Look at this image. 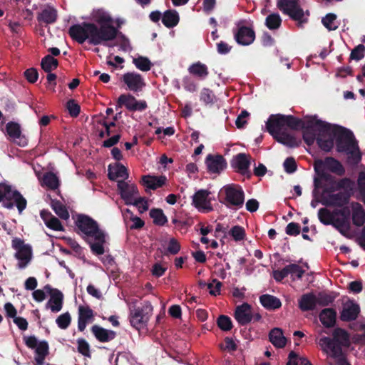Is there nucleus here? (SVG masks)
Returning a JSON list of instances; mask_svg holds the SVG:
<instances>
[{
    "label": "nucleus",
    "mask_w": 365,
    "mask_h": 365,
    "mask_svg": "<svg viewBox=\"0 0 365 365\" xmlns=\"http://www.w3.org/2000/svg\"><path fill=\"white\" fill-rule=\"evenodd\" d=\"M94 23L82 22L72 25L68 29L71 38L80 44L88 41V43L94 46L106 45V42L113 41L119 31L113 25L112 17L102 10H98L93 14Z\"/></svg>",
    "instance_id": "obj_1"
},
{
    "label": "nucleus",
    "mask_w": 365,
    "mask_h": 365,
    "mask_svg": "<svg viewBox=\"0 0 365 365\" xmlns=\"http://www.w3.org/2000/svg\"><path fill=\"white\" fill-rule=\"evenodd\" d=\"M76 225L83 239L90 245L93 253L101 255L105 252L106 235L96 220L88 215H79Z\"/></svg>",
    "instance_id": "obj_2"
},
{
    "label": "nucleus",
    "mask_w": 365,
    "mask_h": 365,
    "mask_svg": "<svg viewBox=\"0 0 365 365\" xmlns=\"http://www.w3.org/2000/svg\"><path fill=\"white\" fill-rule=\"evenodd\" d=\"M285 127L292 130L302 129V138L307 145H312L315 142L317 132H328L330 130L331 124L316 117H311L302 120L294 115H284Z\"/></svg>",
    "instance_id": "obj_3"
},
{
    "label": "nucleus",
    "mask_w": 365,
    "mask_h": 365,
    "mask_svg": "<svg viewBox=\"0 0 365 365\" xmlns=\"http://www.w3.org/2000/svg\"><path fill=\"white\" fill-rule=\"evenodd\" d=\"M332 336L322 337L319 344L324 351L329 353L331 357L338 359L342 356V347L349 345V334L345 329L338 327L333 331Z\"/></svg>",
    "instance_id": "obj_4"
},
{
    "label": "nucleus",
    "mask_w": 365,
    "mask_h": 365,
    "mask_svg": "<svg viewBox=\"0 0 365 365\" xmlns=\"http://www.w3.org/2000/svg\"><path fill=\"white\" fill-rule=\"evenodd\" d=\"M219 201L227 208L238 210L245 202V192L237 184H228L221 188L219 192Z\"/></svg>",
    "instance_id": "obj_5"
},
{
    "label": "nucleus",
    "mask_w": 365,
    "mask_h": 365,
    "mask_svg": "<svg viewBox=\"0 0 365 365\" xmlns=\"http://www.w3.org/2000/svg\"><path fill=\"white\" fill-rule=\"evenodd\" d=\"M0 202L8 210L16 206L21 214L27 206L26 199L17 190L12 189L11 185L6 182H0Z\"/></svg>",
    "instance_id": "obj_6"
},
{
    "label": "nucleus",
    "mask_w": 365,
    "mask_h": 365,
    "mask_svg": "<svg viewBox=\"0 0 365 365\" xmlns=\"http://www.w3.org/2000/svg\"><path fill=\"white\" fill-rule=\"evenodd\" d=\"M118 190L127 205L138 207L140 212L148 210V201L144 197L138 196L139 192L135 184H129L124 180L118 181Z\"/></svg>",
    "instance_id": "obj_7"
},
{
    "label": "nucleus",
    "mask_w": 365,
    "mask_h": 365,
    "mask_svg": "<svg viewBox=\"0 0 365 365\" xmlns=\"http://www.w3.org/2000/svg\"><path fill=\"white\" fill-rule=\"evenodd\" d=\"M325 133H331L336 138V150L339 153H345L354 145L356 147L358 142L355 139L353 132L344 127L331 125L330 130Z\"/></svg>",
    "instance_id": "obj_8"
},
{
    "label": "nucleus",
    "mask_w": 365,
    "mask_h": 365,
    "mask_svg": "<svg viewBox=\"0 0 365 365\" xmlns=\"http://www.w3.org/2000/svg\"><path fill=\"white\" fill-rule=\"evenodd\" d=\"M277 6L284 14L297 21L299 26L308 21L304 18L305 12L299 4V0H277Z\"/></svg>",
    "instance_id": "obj_9"
},
{
    "label": "nucleus",
    "mask_w": 365,
    "mask_h": 365,
    "mask_svg": "<svg viewBox=\"0 0 365 365\" xmlns=\"http://www.w3.org/2000/svg\"><path fill=\"white\" fill-rule=\"evenodd\" d=\"M153 311L152 305L145 302L143 307H137L130 313V322L136 329L143 328L148 322L151 312Z\"/></svg>",
    "instance_id": "obj_10"
},
{
    "label": "nucleus",
    "mask_w": 365,
    "mask_h": 365,
    "mask_svg": "<svg viewBox=\"0 0 365 365\" xmlns=\"http://www.w3.org/2000/svg\"><path fill=\"white\" fill-rule=\"evenodd\" d=\"M117 107L125 106L126 109L131 112L143 111L148 108L147 102L145 100H137L133 95L121 94L117 101Z\"/></svg>",
    "instance_id": "obj_11"
},
{
    "label": "nucleus",
    "mask_w": 365,
    "mask_h": 365,
    "mask_svg": "<svg viewBox=\"0 0 365 365\" xmlns=\"http://www.w3.org/2000/svg\"><path fill=\"white\" fill-rule=\"evenodd\" d=\"M324 168L340 176L345 173V169L342 164L332 157H327L324 160H318L315 161L314 170L317 173H319L320 170H322Z\"/></svg>",
    "instance_id": "obj_12"
},
{
    "label": "nucleus",
    "mask_w": 365,
    "mask_h": 365,
    "mask_svg": "<svg viewBox=\"0 0 365 365\" xmlns=\"http://www.w3.org/2000/svg\"><path fill=\"white\" fill-rule=\"evenodd\" d=\"M234 38L241 46H249L255 39V32L251 27L244 25H237L236 29L233 30Z\"/></svg>",
    "instance_id": "obj_13"
},
{
    "label": "nucleus",
    "mask_w": 365,
    "mask_h": 365,
    "mask_svg": "<svg viewBox=\"0 0 365 365\" xmlns=\"http://www.w3.org/2000/svg\"><path fill=\"white\" fill-rule=\"evenodd\" d=\"M350 197L351 193L341 191L335 194L323 195L321 202L325 206L342 207L349 202Z\"/></svg>",
    "instance_id": "obj_14"
},
{
    "label": "nucleus",
    "mask_w": 365,
    "mask_h": 365,
    "mask_svg": "<svg viewBox=\"0 0 365 365\" xmlns=\"http://www.w3.org/2000/svg\"><path fill=\"white\" fill-rule=\"evenodd\" d=\"M205 163L207 172L212 174H220L227 168L225 158L220 154H208L205 158Z\"/></svg>",
    "instance_id": "obj_15"
},
{
    "label": "nucleus",
    "mask_w": 365,
    "mask_h": 365,
    "mask_svg": "<svg viewBox=\"0 0 365 365\" xmlns=\"http://www.w3.org/2000/svg\"><path fill=\"white\" fill-rule=\"evenodd\" d=\"M210 192L207 190L201 189L197 191L192 197V205L200 211L209 212L213 210L208 196Z\"/></svg>",
    "instance_id": "obj_16"
},
{
    "label": "nucleus",
    "mask_w": 365,
    "mask_h": 365,
    "mask_svg": "<svg viewBox=\"0 0 365 365\" xmlns=\"http://www.w3.org/2000/svg\"><path fill=\"white\" fill-rule=\"evenodd\" d=\"M284 127V115L272 114L266 122V129L273 138L281 133Z\"/></svg>",
    "instance_id": "obj_17"
},
{
    "label": "nucleus",
    "mask_w": 365,
    "mask_h": 365,
    "mask_svg": "<svg viewBox=\"0 0 365 365\" xmlns=\"http://www.w3.org/2000/svg\"><path fill=\"white\" fill-rule=\"evenodd\" d=\"M123 81L128 89L133 92L141 91L145 86V83L140 74L128 72L123 76Z\"/></svg>",
    "instance_id": "obj_18"
},
{
    "label": "nucleus",
    "mask_w": 365,
    "mask_h": 365,
    "mask_svg": "<svg viewBox=\"0 0 365 365\" xmlns=\"http://www.w3.org/2000/svg\"><path fill=\"white\" fill-rule=\"evenodd\" d=\"M6 131L9 138L19 146L24 147L27 145V140L21 135V126L18 123L10 121L6 125Z\"/></svg>",
    "instance_id": "obj_19"
},
{
    "label": "nucleus",
    "mask_w": 365,
    "mask_h": 365,
    "mask_svg": "<svg viewBox=\"0 0 365 365\" xmlns=\"http://www.w3.org/2000/svg\"><path fill=\"white\" fill-rule=\"evenodd\" d=\"M235 318L240 325H246L252 319L251 306L245 302L237 306L235 312Z\"/></svg>",
    "instance_id": "obj_20"
},
{
    "label": "nucleus",
    "mask_w": 365,
    "mask_h": 365,
    "mask_svg": "<svg viewBox=\"0 0 365 365\" xmlns=\"http://www.w3.org/2000/svg\"><path fill=\"white\" fill-rule=\"evenodd\" d=\"M231 165L236 169L239 173L243 175L248 174V176H250L249 168L250 161L245 153H238L235 155L231 162Z\"/></svg>",
    "instance_id": "obj_21"
},
{
    "label": "nucleus",
    "mask_w": 365,
    "mask_h": 365,
    "mask_svg": "<svg viewBox=\"0 0 365 365\" xmlns=\"http://www.w3.org/2000/svg\"><path fill=\"white\" fill-rule=\"evenodd\" d=\"M91 331L96 339L103 343L112 341L117 335L115 331L106 329L96 324L91 327Z\"/></svg>",
    "instance_id": "obj_22"
},
{
    "label": "nucleus",
    "mask_w": 365,
    "mask_h": 365,
    "mask_svg": "<svg viewBox=\"0 0 365 365\" xmlns=\"http://www.w3.org/2000/svg\"><path fill=\"white\" fill-rule=\"evenodd\" d=\"M165 176L161 175L157 177L148 175L142 177L141 184L145 187V192L148 193V190H155L163 187V185L165 184Z\"/></svg>",
    "instance_id": "obj_23"
},
{
    "label": "nucleus",
    "mask_w": 365,
    "mask_h": 365,
    "mask_svg": "<svg viewBox=\"0 0 365 365\" xmlns=\"http://www.w3.org/2000/svg\"><path fill=\"white\" fill-rule=\"evenodd\" d=\"M299 308L302 312L313 311L317 308V296L313 292L306 293L298 300Z\"/></svg>",
    "instance_id": "obj_24"
},
{
    "label": "nucleus",
    "mask_w": 365,
    "mask_h": 365,
    "mask_svg": "<svg viewBox=\"0 0 365 365\" xmlns=\"http://www.w3.org/2000/svg\"><path fill=\"white\" fill-rule=\"evenodd\" d=\"M40 216L47 227L55 231H63L64 228L60 220L53 216L51 212L43 210L40 212Z\"/></svg>",
    "instance_id": "obj_25"
},
{
    "label": "nucleus",
    "mask_w": 365,
    "mask_h": 365,
    "mask_svg": "<svg viewBox=\"0 0 365 365\" xmlns=\"http://www.w3.org/2000/svg\"><path fill=\"white\" fill-rule=\"evenodd\" d=\"M318 218L320 222L324 225H332L335 227L339 228V225H342L344 222L339 219L334 220V214L327 208H320L318 211Z\"/></svg>",
    "instance_id": "obj_26"
},
{
    "label": "nucleus",
    "mask_w": 365,
    "mask_h": 365,
    "mask_svg": "<svg viewBox=\"0 0 365 365\" xmlns=\"http://www.w3.org/2000/svg\"><path fill=\"white\" fill-rule=\"evenodd\" d=\"M319 317L320 322L326 328H331L336 324V312L333 308H325L321 311Z\"/></svg>",
    "instance_id": "obj_27"
},
{
    "label": "nucleus",
    "mask_w": 365,
    "mask_h": 365,
    "mask_svg": "<svg viewBox=\"0 0 365 365\" xmlns=\"http://www.w3.org/2000/svg\"><path fill=\"white\" fill-rule=\"evenodd\" d=\"M352 222L357 227H361L365 223V210L363 206L357 202H351Z\"/></svg>",
    "instance_id": "obj_28"
},
{
    "label": "nucleus",
    "mask_w": 365,
    "mask_h": 365,
    "mask_svg": "<svg viewBox=\"0 0 365 365\" xmlns=\"http://www.w3.org/2000/svg\"><path fill=\"white\" fill-rule=\"evenodd\" d=\"M50 299L46 304V309H50L53 312H58L63 307V294L60 290H56L50 295Z\"/></svg>",
    "instance_id": "obj_29"
},
{
    "label": "nucleus",
    "mask_w": 365,
    "mask_h": 365,
    "mask_svg": "<svg viewBox=\"0 0 365 365\" xmlns=\"http://www.w3.org/2000/svg\"><path fill=\"white\" fill-rule=\"evenodd\" d=\"M359 312V306L357 304L351 303L344 307L340 314V319L343 322L354 321L358 317Z\"/></svg>",
    "instance_id": "obj_30"
},
{
    "label": "nucleus",
    "mask_w": 365,
    "mask_h": 365,
    "mask_svg": "<svg viewBox=\"0 0 365 365\" xmlns=\"http://www.w3.org/2000/svg\"><path fill=\"white\" fill-rule=\"evenodd\" d=\"M108 178L110 180H115L118 178H128L127 168L120 163H116L114 166L109 165L108 168Z\"/></svg>",
    "instance_id": "obj_31"
},
{
    "label": "nucleus",
    "mask_w": 365,
    "mask_h": 365,
    "mask_svg": "<svg viewBox=\"0 0 365 365\" xmlns=\"http://www.w3.org/2000/svg\"><path fill=\"white\" fill-rule=\"evenodd\" d=\"M259 302L267 310H275L282 307V302L279 298L268 294L261 295Z\"/></svg>",
    "instance_id": "obj_32"
},
{
    "label": "nucleus",
    "mask_w": 365,
    "mask_h": 365,
    "mask_svg": "<svg viewBox=\"0 0 365 365\" xmlns=\"http://www.w3.org/2000/svg\"><path fill=\"white\" fill-rule=\"evenodd\" d=\"M57 19V11L51 7L44 9L37 15L38 21L41 24H51L56 22Z\"/></svg>",
    "instance_id": "obj_33"
},
{
    "label": "nucleus",
    "mask_w": 365,
    "mask_h": 365,
    "mask_svg": "<svg viewBox=\"0 0 365 365\" xmlns=\"http://www.w3.org/2000/svg\"><path fill=\"white\" fill-rule=\"evenodd\" d=\"M180 21V16L177 11L168 9L163 13L162 22L168 29L176 26Z\"/></svg>",
    "instance_id": "obj_34"
},
{
    "label": "nucleus",
    "mask_w": 365,
    "mask_h": 365,
    "mask_svg": "<svg viewBox=\"0 0 365 365\" xmlns=\"http://www.w3.org/2000/svg\"><path fill=\"white\" fill-rule=\"evenodd\" d=\"M188 71L191 75L202 80L206 78L209 75L207 66L200 61H197L190 65L188 68Z\"/></svg>",
    "instance_id": "obj_35"
},
{
    "label": "nucleus",
    "mask_w": 365,
    "mask_h": 365,
    "mask_svg": "<svg viewBox=\"0 0 365 365\" xmlns=\"http://www.w3.org/2000/svg\"><path fill=\"white\" fill-rule=\"evenodd\" d=\"M277 142L285 145L290 148L299 147L301 144V140L296 137L288 134L284 132H282L274 138Z\"/></svg>",
    "instance_id": "obj_36"
},
{
    "label": "nucleus",
    "mask_w": 365,
    "mask_h": 365,
    "mask_svg": "<svg viewBox=\"0 0 365 365\" xmlns=\"http://www.w3.org/2000/svg\"><path fill=\"white\" fill-rule=\"evenodd\" d=\"M269 341L277 348H283L286 345L287 339L279 328L272 329L269 334Z\"/></svg>",
    "instance_id": "obj_37"
},
{
    "label": "nucleus",
    "mask_w": 365,
    "mask_h": 365,
    "mask_svg": "<svg viewBox=\"0 0 365 365\" xmlns=\"http://www.w3.org/2000/svg\"><path fill=\"white\" fill-rule=\"evenodd\" d=\"M329 133H319L317 132L316 135V139L315 141H317V145L319 147L325 152H329L332 148L334 147V138L331 137H329L328 138H324V135H328Z\"/></svg>",
    "instance_id": "obj_38"
},
{
    "label": "nucleus",
    "mask_w": 365,
    "mask_h": 365,
    "mask_svg": "<svg viewBox=\"0 0 365 365\" xmlns=\"http://www.w3.org/2000/svg\"><path fill=\"white\" fill-rule=\"evenodd\" d=\"M42 184L51 190H56L59 186V180L56 174L47 172L43 176Z\"/></svg>",
    "instance_id": "obj_39"
},
{
    "label": "nucleus",
    "mask_w": 365,
    "mask_h": 365,
    "mask_svg": "<svg viewBox=\"0 0 365 365\" xmlns=\"http://www.w3.org/2000/svg\"><path fill=\"white\" fill-rule=\"evenodd\" d=\"M51 206L55 213L62 220H68L69 218V213L66 206L58 200H52Z\"/></svg>",
    "instance_id": "obj_40"
},
{
    "label": "nucleus",
    "mask_w": 365,
    "mask_h": 365,
    "mask_svg": "<svg viewBox=\"0 0 365 365\" xmlns=\"http://www.w3.org/2000/svg\"><path fill=\"white\" fill-rule=\"evenodd\" d=\"M41 66L45 72L50 73L58 67V61L51 55H46L42 58Z\"/></svg>",
    "instance_id": "obj_41"
},
{
    "label": "nucleus",
    "mask_w": 365,
    "mask_h": 365,
    "mask_svg": "<svg viewBox=\"0 0 365 365\" xmlns=\"http://www.w3.org/2000/svg\"><path fill=\"white\" fill-rule=\"evenodd\" d=\"M150 216L153 220V223L156 225L163 226L167 222V217L165 215L162 209L153 208L150 211Z\"/></svg>",
    "instance_id": "obj_42"
},
{
    "label": "nucleus",
    "mask_w": 365,
    "mask_h": 365,
    "mask_svg": "<svg viewBox=\"0 0 365 365\" xmlns=\"http://www.w3.org/2000/svg\"><path fill=\"white\" fill-rule=\"evenodd\" d=\"M281 24L282 19L277 13L271 14L266 17L265 25L270 30L279 29Z\"/></svg>",
    "instance_id": "obj_43"
},
{
    "label": "nucleus",
    "mask_w": 365,
    "mask_h": 365,
    "mask_svg": "<svg viewBox=\"0 0 365 365\" xmlns=\"http://www.w3.org/2000/svg\"><path fill=\"white\" fill-rule=\"evenodd\" d=\"M345 153L348 155L349 161L354 165H357L361 160V153L358 143H356V147L354 145Z\"/></svg>",
    "instance_id": "obj_44"
},
{
    "label": "nucleus",
    "mask_w": 365,
    "mask_h": 365,
    "mask_svg": "<svg viewBox=\"0 0 365 365\" xmlns=\"http://www.w3.org/2000/svg\"><path fill=\"white\" fill-rule=\"evenodd\" d=\"M133 63L137 68L142 71H148L150 70L152 66L150 61L147 57L144 56H139L133 58Z\"/></svg>",
    "instance_id": "obj_45"
},
{
    "label": "nucleus",
    "mask_w": 365,
    "mask_h": 365,
    "mask_svg": "<svg viewBox=\"0 0 365 365\" xmlns=\"http://www.w3.org/2000/svg\"><path fill=\"white\" fill-rule=\"evenodd\" d=\"M287 365H312V364L307 358L300 357L292 351L289 354V361Z\"/></svg>",
    "instance_id": "obj_46"
},
{
    "label": "nucleus",
    "mask_w": 365,
    "mask_h": 365,
    "mask_svg": "<svg viewBox=\"0 0 365 365\" xmlns=\"http://www.w3.org/2000/svg\"><path fill=\"white\" fill-rule=\"evenodd\" d=\"M213 283H215V289H212V283H206L205 281L200 280L198 284L200 288L207 287L210 289V294L211 295L216 296L220 294V288L222 284L216 279L212 280Z\"/></svg>",
    "instance_id": "obj_47"
},
{
    "label": "nucleus",
    "mask_w": 365,
    "mask_h": 365,
    "mask_svg": "<svg viewBox=\"0 0 365 365\" xmlns=\"http://www.w3.org/2000/svg\"><path fill=\"white\" fill-rule=\"evenodd\" d=\"M200 99L205 105H212L216 101V97L212 90L204 88L200 92Z\"/></svg>",
    "instance_id": "obj_48"
},
{
    "label": "nucleus",
    "mask_w": 365,
    "mask_h": 365,
    "mask_svg": "<svg viewBox=\"0 0 365 365\" xmlns=\"http://www.w3.org/2000/svg\"><path fill=\"white\" fill-rule=\"evenodd\" d=\"M217 325L224 331H230L232 328V322L230 317L223 314L220 315L217 319Z\"/></svg>",
    "instance_id": "obj_49"
},
{
    "label": "nucleus",
    "mask_w": 365,
    "mask_h": 365,
    "mask_svg": "<svg viewBox=\"0 0 365 365\" xmlns=\"http://www.w3.org/2000/svg\"><path fill=\"white\" fill-rule=\"evenodd\" d=\"M335 185H336V189H343V192L351 193L353 190L354 182L350 178H344L335 181Z\"/></svg>",
    "instance_id": "obj_50"
},
{
    "label": "nucleus",
    "mask_w": 365,
    "mask_h": 365,
    "mask_svg": "<svg viewBox=\"0 0 365 365\" xmlns=\"http://www.w3.org/2000/svg\"><path fill=\"white\" fill-rule=\"evenodd\" d=\"M336 19V14L329 13L322 19V23L329 31H335L338 28V26L334 24Z\"/></svg>",
    "instance_id": "obj_51"
},
{
    "label": "nucleus",
    "mask_w": 365,
    "mask_h": 365,
    "mask_svg": "<svg viewBox=\"0 0 365 365\" xmlns=\"http://www.w3.org/2000/svg\"><path fill=\"white\" fill-rule=\"evenodd\" d=\"M229 235L236 241H242L245 237V230L240 225L233 226L229 231Z\"/></svg>",
    "instance_id": "obj_52"
},
{
    "label": "nucleus",
    "mask_w": 365,
    "mask_h": 365,
    "mask_svg": "<svg viewBox=\"0 0 365 365\" xmlns=\"http://www.w3.org/2000/svg\"><path fill=\"white\" fill-rule=\"evenodd\" d=\"M58 327L61 329H66L71 324V317L69 312L60 314L56 319Z\"/></svg>",
    "instance_id": "obj_53"
},
{
    "label": "nucleus",
    "mask_w": 365,
    "mask_h": 365,
    "mask_svg": "<svg viewBox=\"0 0 365 365\" xmlns=\"http://www.w3.org/2000/svg\"><path fill=\"white\" fill-rule=\"evenodd\" d=\"M31 255V247L30 245H27L21 250H18L15 256L20 261L30 262Z\"/></svg>",
    "instance_id": "obj_54"
},
{
    "label": "nucleus",
    "mask_w": 365,
    "mask_h": 365,
    "mask_svg": "<svg viewBox=\"0 0 365 365\" xmlns=\"http://www.w3.org/2000/svg\"><path fill=\"white\" fill-rule=\"evenodd\" d=\"M93 317V311L88 306H79L78 319L88 322Z\"/></svg>",
    "instance_id": "obj_55"
},
{
    "label": "nucleus",
    "mask_w": 365,
    "mask_h": 365,
    "mask_svg": "<svg viewBox=\"0 0 365 365\" xmlns=\"http://www.w3.org/2000/svg\"><path fill=\"white\" fill-rule=\"evenodd\" d=\"M334 297L325 292H319L317 296V305L326 307L331 304Z\"/></svg>",
    "instance_id": "obj_56"
},
{
    "label": "nucleus",
    "mask_w": 365,
    "mask_h": 365,
    "mask_svg": "<svg viewBox=\"0 0 365 365\" xmlns=\"http://www.w3.org/2000/svg\"><path fill=\"white\" fill-rule=\"evenodd\" d=\"M127 214L130 215V220L133 222L129 227L130 230H139L144 226V221L141 220L139 217L135 216L129 209L125 210V215Z\"/></svg>",
    "instance_id": "obj_57"
},
{
    "label": "nucleus",
    "mask_w": 365,
    "mask_h": 365,
    "mask_svg": "<svg viewBox=\"0 0 365 365\" xmlns=\"http://www.w3.org/2000/svg\"><path fill=\"white\" fill-rule=\"evenodd\" d=\"M180 245L175 238H171L169 240L168 245L165 252V255H175L180 250Z\"/></svg>",
    "instance_id": "obj_58"
},
{
    "label": "nucleus",
    "mask_w": 365,
    "mask_h": 365,
    "mask_svg": "<svg viewBox=\"0 0 365 365\" xmlns=\"http://www.w3.org/2000/svg\"><path fill=\"white\" fill-rule=\"evenodd\" d=\"M78 351L82 355L91 357L90 345L86 339L79 338L77 339Z\"/></svg>",
    "instance_id": "obj_59"
},
{
    "label": "nucleus",
    "mask_w": 365,
    "mask_h": 365,
    "mask_svg": "<svg viewBox=\"0 0 365 365\" xmlns=\"http://www.w3.org/2000/svg\"><path fill=\"white\" fill-rule=\"evenodd\" d=\"M365 46L363 44H359L351 52L349 59L359 61L364 57Z\"/></svg>",
    "instance_id": "obj_60"
},
{
    "label": "nucleus",
    "mask_w": 365,
    "mask_h": 365,
    "mask_svg": "<svg viewBox=\"0 0 365 365\" xmlns=\"http://www.w3.org/2000/svg\"><path fill=\"white\" fill-rule=\"evenodd\" d=\"M66 108L71 117H77L81 111L80 106L73 99H70L66 103Z\"/></svg>",
    "instance_id": "obj_61"
},
{
    "label": "nucleus",
    "mask_w": 365,
    "mask_h": 365,
    "mask_svg": "<svg viewBox=\"0 0 365 365\" xmlns=\"http://www.w3.org/2000/svg\"><path fill=\"white\" fill-rule=\"evenodd\" d=\"M49 346L46 341H40L36 347V355L46 356L48 354Z\"/></svg>",
    "instance_id": "obj_62"
},
{
    "label": "nucleus",
    "mask_w": 365,
    "mask_h": 365,
    "mask_svg": "<svg viewBox=\"0 0 365 365\" xmlns=\"http://www.w3.org/2000/svg\"><path fill=\"white\" fill-rule=\"evenodd\" d=\"M284 168L287 173H292L297 170V165L294 158L289 157L284 162Z\"/></svg>",
    "instance_id": "obj_63"
},
{
    "label": "nucleus",
    "mask_w": 365,
    "mask_h": 365,
    "mask_svg": "<svg viewBox=\"0 0 365 365\" xmlns=\"http://www.w3.org/2000/svg\"><path fill=\"white\" fill-rule=\"evenodd\" d=\"M183 88L189 92H195L197 91V86L193 79L190 77H185L182 81Z\"/></svg>",
    "instance_id": "obj_64"
}]
</instances>
